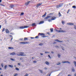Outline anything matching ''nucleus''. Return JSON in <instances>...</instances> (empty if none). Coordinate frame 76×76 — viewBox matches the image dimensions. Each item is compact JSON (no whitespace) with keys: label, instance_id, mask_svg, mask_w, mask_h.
I'll use <instances>...</instances> for the list:
<instances>
[{"label":"nucleus","instance_id":"obj_32","mask_svg":"<svg viewBox=\"0 0 76 76\" xmlns=\"http://www.w3.org/2000/svg\"><path fill=\"white\" fill-rule=\"evenodd\" d=\"M55 41H57V42H59V41H60L58 39H56L55 40Z\"/></svg>","mask_w":76,"mask_h":76},{"label":"nucleus","instance_id":"obj_63","mask_svg":"<svg viewBox=\"0 0 76 76\" xmlns=\"http://www.w3.org/2000/svg\"><path fill=\"white\" fill-rule=\"evenodd\" d=\"M68 76H71V75H69Z\"/></svg>","mask_w":76,"mask_h":76},{"label":"nucleus","instance_id":"obj_9","mask_svg":"<svg viewBox=\"0 0 76 76\" xmlns=\"http://www.w3.org/2000/svg\"><path fill=\"white\" fill-rule=\"evenodd\" d=\"M65 31H63V30H59V32H60V33H64V32H66Z\"/></svg>","mask_w":76,"mask_h":76},{"label":"nucleus","instance_id":"obj_45","mask_svg":"<svg viewBox=\"0 0 76 76\" xmlns=\"http://www.w3.org/2000/svg\"><path fill=\"white\" fill-rule=\"evenodd\" d=\"M1 66H2V67H3V64H1Z\"/></svg>","mask_w":76,"mask_h":76},{"label":"nucleus","instance_id":"obj_31","mask_svg":"<svg viewBox=\"0 0 76 76\" xmlns=\"http://www.w3.org/2000/svg\"><path fill=\"white\" fill-rule=\"evenodd\" d=\"M58 58H60V57H61V55L58 54Z\"/></svg>","mask_w":76,"mask_h":76},{"label":"nucleus","instance_id":"obj_13","mask_svg":"<svg viewBox=\"0 0 76 76\" xmlns=\"http://www.w3.org/2000/svg\"><path fill=\"white\" fill-rule=\"evenodd\" d=\"M46 15H47V12H46L45 14L44 15H43L42 17V18H45V16H46Z\"/></svg>","mask_w":76,"mask_h":76},{"label":"nucleus","instance_id":"obj_28","mask_svg":"<svg viewBox=\"0 0 76 76\" xmlns=\"http://www.w3.org/2000/svg\"><path fill=\"white\" fill-rule=\"evenodd\" d=\"M10 60H12V61H15V59H13L12 58H11L10 59Z\"/></svg>","mask_w":76,"mask_h":76},{"label":"nucleus","instance_id":"obj_6","mask_svg":"<svg viewBox=\"0 0 76 76\" xmlns=\"http://www.w3.org/2000/svg\"><path fill=\"white\" fill-rule=\"evenodd\" d=\"M20 44H28V42H20Z\"/></svg>","mask_w":76,"mask_h":76},{"label":"nucleus","instance_id":"obj_15","mask_svg":"<svg viewBox=\"0 0 76 76\" xmlns=\"http://www.w3.org/2000/svg\"><path fill=\"white\" fill-rule=\"evenodd\" d=\"M6 33H7V34L8 33H9V30L7 29H6L5 30Z\"/></svg>","mask_w":76,"mask_h":76},{"label":"nucleus","instance_id":"obj_56","mask_svg":"<svg viewBox=\"0 0 76 76\" xmlns=\"http://www.w3.org/2000/svg\"><path fill=\"white\" fill-rule=\"evenodd\" d=\"M40 55H41V56H43V54H42L41 53H40Z\"/></svg>","mask_w":76,"mask_h":76},{"label":"nucleus","instance_id":"obj_53","mask_svg":"<svg viewBox=\"0 0 76 76\" xmlns=\"http://www.w3.org/2000/svg\"><path fill=\"white\" fill-rule=\"evenodd\" d=\"M44 69H45V70H46V69H47V67H45L44 68Z\"/></svg>","mask_w":76,"mask_h":76},{"label":"nucleus","instance_id":"obj_50","mask_svg":"<svg viewBox=\"0 0 76 76\" xmlns=\"http://www.w3.org/2000/svg\"><path fill=\"white\" fill-rule=\"evenodd\" d=\"M56 42H53V44H56Z\"/></svg>","mask_w":76,"mask_h":76},{"label":"nucleus","instance_id":"obj_20","mask_svg":"<svg viewBox=\"0 0 76 76\" xmlns=\"http://www.w3.org/2000/svg\"><path fill=\"white\" fill-rule=\"evenodd\" d=\"M50 18V16H47L45 18V19H48V18Z\"/></svg>","mask_w":76,"mask_h":76},{"label":"nucleus","instance_id":"obj_58","mask_svg":"<svg viewBox=\"0 0 76 76\" xmlns=\"http://www.w3.org/2000/svg\"><path fill=\"white\" fill-rule=\"evenodd\" d=\"M10 34H12V35H14V33H10Z\"/></svg>","mask_w":76,"mask_h":76},{"label":"nucleus","instance_id":"obj_39","mask_svg":"<svg viewBox=\"0 0 76 76\" xmlns=\"http://www.w3.org/2000/svg\"><path fill=\"white\" fill-rule=\"evenodd\" d=\"M5 31V28H3L2 29V32H4Z\"/></svg>","mask_w":76,"mask_h":76},{"label":"nucleus","instance_id":"obj_22","mask_svg":"<svg viewBox=\"0 0 76 76\" xmlns=\"http://www.w3.org/2000/svg\"><path fill=\"white\" fill-rule=\"evenodd\" d=\"M44 21H40V22L39 23V25L40 24H42L43 23H44Z\"/></svg>","mask_w":76,"mask_h":76},{"label":"nucleus","instance_id":"obj_8","mask_svg":"<svg viewBox=\"0 0 76 76\" xmlns=\"http://www.w3.org/2000/svg\"><path fill=\"white\" fill-rule=\"evenodd\" d=\"M30 2H31V1H27V2L25 4L26 5V6H28V5L29 4V3H30Z\"/></svg>","mask_w":76,"mask_h":76},{"label":"nucleus","instance_id":"obj_1","mask_svg":"<svg viewBox=\"0 0 76 76\" xmlns=\"http://www.w3.org/2000/svg\"><path fill=\"white\" fill-rule=\"evenodd\" d=\"M23 54H24V53L20 52L19 53L16 54L18 56H26V55Z\"/></svg>","mask_w":76,"mask_h":76},{"label":"nucleus","instance_id":"obj_12","mask_svg":"<svg viewBox=\"0 0 76 76\" xmlns=\"http://www.w3.org/2000/svg\"><path fill=\"white\" fill-rule=\"evenodd\" d=\"M67 24L68 25H74V24L73 23H68Z\"/></svg>","mask_w":76,"mask_h":76},{"label":"nucleus","instance_id":"obj_2","mask_svg":"<svg viewBox=\"0 0 76 76\" xmlns=\"http://www.w3.org/2000/svg\"><path fill=\"white\" fill-rule=\"evenodd\" d=\"M63 3H61L60 4H59L58 5H57L56 6V8H58L59 7H62L63 6Z\"/></svg>","mask_w":76,"mask_h":76},{"label":"nucleus","instance_id":"obj_33","mask_svg":"<svg viewBox=\"0 0 76 76\" xmlns=\"http://www.w3.org/2000/svg\"><path fill=\"white\" fill-rule=\"evenodd\" d=\"M7 67V65L5 66H4V69H6V68Z\"/></svg>","mask_w":76,"mask_h":76},{"label":"nucleus","instance_id":"obj_46","mask_svg":"<svg viewBox=\"0 0 76 76\" xmlns=\"http://www.w3.org/2000/svg\"><path fill=\"white\" fill-rule=\"evenodd\" d=\"M56 32H59V30H56Z\"/></svg>","mask_w":76,"mask_h":76},{"label":"nucleus","instance_id":"obj_27","mask_svg":"<svg viewBox=\"0 0 76 76\" xmlns=\"http://www.w3.org/2000/svg\"><path fill=\"white\" fill-rule=\"evenodd\" d=\"M59 16L60 17V16H61V13H60V12H59L58 13Z\"/></svg>","mask_w":76,"mask_h":76},{"label":"nucleus","instance_id":"obj_55","mask_svg":"<svg viewBox=\"0 0 76 76\" xmlns=\"http://www.w3.org/2000/svg\"><path fill=\"white\" fill-rule=\"evenodd\" d=\"M31 39H34L35 38V37H30Z\"/></svg>","mask_w":76,"mask_h":76},{"label":"nucleus","instance_id":"obj_60","mask_svg":"<svg viewBox=\"0 0 76 76\" xmlns=\"http://www.w3.org/2000/svg\"><path fill=\"white\" fill-rule=\"evenodd\" d=\"M56 48H57L58 47V46H56Z\"/></svg>","mask_w":76,"mask_h":76},{"label":"nucleus","instance_id":"obj_3","mask_svg":"<svg viewBox=\"0 0 76 76\" xmlns=\"http://www.w3.org/2000/svg\"><path fill=\"white\" fill-rule=\"evenodd\" d=\"M29 26H22L20 27L19 29H25V28H28Z\"/></svg>","mask_w":76,"mask_h":76},{"label":"nucleus","instance_id":"obj_62","mask_svg":"<svg viewBox=\"0 0 76 76\" xmlns=\"http://www.w3.org/2000/svg\"><path fill=\"white\" fill-rule=\"evenodd\" d=\"M12 39H13V37H12V38H11V41H12Z\"/></svg>","mask_w":76,"mask_h":76},{"label":"nucleus","instance_id":"obj_26","mask_svg":"<svg viewBox=\"0 0 76 76\" xmlns=\"http://www.w3.org/2000/svg\"><path fill=\"white\" fill-rule=\"evenodd\" d=\"M39 45H40V46H42L43 45V43H40L39 44Z\"/></svg>","mask_w":76,"mask_h":76},{"label":"nucleus","instance_id":"obj_34","mask_svg":"<svg viewBox=\"0 0 76 76\" xmlns=\"http://www.w3.org/2000/svg\"><path fill=\"white\" fill-rule=\"evenodd\" d=\"M35 23H33L32 25V26H35Z\"/></svg>","mask_w":76,"mask_h":76},{"label":"nucleus","instance_id":"obj_40","mask_svg":"<svg viewBox=\"0 0 76 76\" xmlns=\"http://www.w3.org/2000/svg\"><path fill=\"white\" fill-rule=\"evenodd\" d=\"M38 38H39V37L38 36H37L35 37V38H36V39H38Z\"/></svg>","mask_w":76,"mask_h":76},{"label":"nucleus","instance_id":"obj_14","mask_svg":"<svg viewBox=\"0 0 76 76\" xmlns=\"http://www.w3.org/2000/svg\"><path fill=\"white\" fill-rule=\"evenodd\" d=\"M72 72H75V68H74V67H73L72 68Z\"/></svg>","mask_w":76,"mask_h":76},{"label":"nucleus","instance_id":"obj_24","mask_svg":"<svg viewBox=\"0 0 76 76\" xmlns=\"http://www.w3.org/2000/svg\"><path fill=\"white\" fill-rule=\"evenodd\" d=\"M74 64L75 67H76V61H74Z\"/></svg>","mask_w":76,"mask_h":76},{"label":"nucleus","instance_id":"obj_64","mask_svg":"<svg viewBox=\"0 0 76 76\" xmlns=\"http://www.w3.org/2000/svg\"><path fill=\"white\" fill-rule=\"evenodd\" d=\"M74 76H76V74H74Z\"/></svg>","mask_w":76,"mask_h":76},{"label":"nucleus","instance_id":"obj_17","mask_svg":"<svg viewBox=\"0 0 76 76\" xmlns=\"http://www.w3.org/2000/svg\"><path fill=\"white\" fill-rule=\"evenodd\" d=\"M10 7L11 9H12L14 7V5H11L10 6Z\"/></svg>","mask_w":76,"mask_h":76},{"label":"nucleus","instance_id":"obj_54","mask_svg":"<svg viewBox=\"0 0 76 76\" xmlns=\"http://www.w3.org/2000/svg\"><path fill=\"white\" fill-rule=\"evenodd\" d=\"M0 4V5H1V6H4V5H3V4Z\"/></svg>","mask_w":76,"mask_h":76},{"label":"nucleus","instance_id":"obj_48","mask_svg":"<svg viewBox=\"0 0 76 76\" xmlns=\"http://www.w3.org/2000/svg\"><path fill=\"white\" fill-rule=\"evenodd\" d=\"M28 76V74H26L24 76Z\"/></svg>","mask_w":76,"mask_h":76},{"label":"nucleus","instance_id":"obj_49","mask_svg":"<svg viewBox=\"0 0 76 76\" xmlns=\"http://www.w3.org/2000/svg\"><path fill=\"white\" fill-rule=\"evenodd\" d=\"M59 42H63V41L59 40Z\"/></svg>","mask_w":76,"mask_h":76},{"label":"nucleus","instance_id":"obj_47","mask_svg":"<svg viewBox=\"0 0 76 76\" xmlns=\"http://www.w3.org/2000/svg\"><path fill=\"white\" fill-rule=\"evenodd\" d=\"M34 63H37V61H33Z\"/></svg>","mask_w":76,"mask_h":76},{"label":"nucleus","instance_id":"obj_35","mask_svg":"<svg viewBox=\"0 0 76 76\" xmlns=\"http://www.w3.org/2000/svg\"><path fill=\"white\" fill-rule=\"evenodd\" d=\"M53 13H50V14H49L48 15V16H50V15H53Z\"/></svg>","mask_w":76,"mask_h":76},{"label":"nucleus","instance_id":"obj_61","mask_svg":"<svg viewBox=\"0 0 76 76\" xmlns=\"http://www.w3.org/2000/svg\"><path fill=\"white\" fill-rule=\"evenodd\" d=\"M18 65H20V64L19 63H18Z\"/></svg>","mask_w":76,"mask_h":76},{"label":"nucleus","instance_id":"obj_5","mask_svg":"<svg viewBox=\"0 0 76 76\" xmlns=\"http://www.w3.org/2000/svg\"><path fill=\"white\" fill-rule=\"evenodd\" d=\"M42 3H39L38 4H37L36 5V7H39V6L42 5Z\"/></svg>","mask_w":76,"mask_h":76},{"label":"nucleus","instance_id":"obj_7","mask_svg":"<svg viewBox=\"0 0 76 76\" xmlns=\"http://www.w3.org/2000/svg\"><path fill=\"white\" fill-rule=\"evenodd\" d=\"M10 55H11V56H15V55H16V53H15V52H13L11 53Z\"/></svg>","mask_w":76,"mask_h":76},{"label":"nucleus","instance_id":"obj_43","mask_svg":"<svg viewBox=\"0 0 76 76\" xmlns=\"http://www.w3.org/2000/svg\"><path fill=\"white\" fill-rule=\"evenodd\" d=\"M18 74H15L14 75V76H18Z\"/></svg>","mask_w":76,"mask_h":76},{"label":"nucleus","instance_id":"obj_42","mask_svg":"<svg viewBox=\"0 0 76 76\" xmlns=\"http://www.w3.org/2000/svg\"><path fill=\"white\" fill-rule=\"evenodd\" d=\"M45 53H46V54H47V53H50L49 52H45Z\"/></svg>","mask_w":76,"mask_h":76},{"label":"nucleus","instance_id":"obj_10","mask_svg":"<svg viewBox=\"0 0 76 76\" xmlns=\"http://www.w3.org/2000/svg\"><path fill=\"white\" fill-rule=\"evenodd\" d=\"M62 63H69V64H70V62L68 61H62Z\"/></svg>","mask_w":76,"mask_h":76},{"label":"nucleus","instance_id":"obj_30","mask_svg":"<svg viewBox=\"0 0 76 76\" xmlns=\"http://www.w3.org/2000/svg\"><path fill=\"white\" fill-rule=\"evenodd\" d=\"M26 40H28V38H27L26 37H25L24 38V40L26 41Z\"/></svg>","mask_w":76,"mask_h":76},{"label":"nucleus","instance_id":"obj_44","mask_svg":"<svg viewBox=\"0 0 76 76\" xmlns=\"http://www.w3.org/2000/svg\"><path fill=\"white\" fill-rule=\"evenodd\" d=\"M62 23L63 25H64V22L63 21H62Z\"/></svg>","mask_w":76,"mask_h":76},{"label":"nucleus","instance_id":"obj_57","mask_svg":"<svg viewBox=\"0 0 76 76\" xmlns=\"http://www.w3.org/2000/svg\"><path fill=\"white\" fill-rule=\"evenodd\" d=\"M74 28L76 29V26H74Z\"/></svg>","mask_w":76,"mask_h":76},{"label":"nucleus","instance_id":"obj_59","mask_svg":"<svg viewBox=\"0 0 76 76\" xmlns=\"http://www.w3.org/2000/svg\"><path fill=\"white\" fill-rule=\"evenodd\" d=\"M47 34H48V35H50V33L49 32H48L47 33Z\"/></svg>","mask_w":76,"mask_h":76},{"label":"nucleus","instance_id":"obj_19","mask_svg":"<svg viewBox=\"0 0 76 76\" xmlns=\"http://www.w3.org/2000/svg\"><path fill=\"white\" fill-rule=\"evenodd\" d=\"M39 71L40 73H43V71H42V70L40 69H39Z\"/></svg>","mask_w":76,"mask_h":76},{"label":"nucleus","instance_id":"obj_23","mask_svg":"<svg viewBox=\"0 0 76 76\" xmlns=\"http://www.w3.org/2000/svg\"><path fill=\"white\" fill-rule=\"evenodd\" d=\"M8 49H9L10 50H13V48L11 47H9Z\"/></svg>","mask_w":76,"mask_h":76},{"label":"nucleus","instance_id":"obj_25","mask_svg":"<svg viewBox=\"0 0 76 76\" xmlns=\"http://www.w3.org/2000/svg\"><path fill=\"white\" fill-rule=\"evenodd\" d=\"M50 32H53V28H51L50 29Z\"/></svg>","mask_w":76,"mask_h":76},{"label":"nucleus","instance_id":"obj_38","mask_svg":"<svg viewBox=\"0 0 76 76\" xmlns=\"http://www.w3.org/2000/svg\"><path fill=\"white\" fill-rule=\"evenodd\" d=\"M24 15V13L22 12L21 13V15H20V16H22V15Z\"/></svg>","mask_w":76,"mask_h":76},{"label":"nucleus","instance_id":"obj_29","mask_svg":"<svg viewBox=\"0 0 76 76\" xmlns=\"http://www.w3.org/2000/svg\"><path fill=\"white\" fill-rule=\"evenodd\" d=\"M61 64V63L60 62H58L56 64V65H58Z\"/></svg>","mask_w":76,"mask_h":76},{"label":"nucleus","instance_id":"obj_16","mask_svg":"<svg viewBox=\"0 0 76 76\" xmlns=\"http://www.w3.org/2000/svg\"><path fill=\"white\" fill-rule=\"evenodd\" d=\"M8 66L9 67H11V68H13V66L11 65H8Z\"/></svg>","mask_w":76,"mask_h":76},{"label":"nucleus","instance_id":"obj_4","mask_svg":"<svg viewBox=\"0 0 76 76\" xmlns=\"http://www.w3.org/2000/svg\"><path fill=\"white\" fill-rule=\"evenodd\" d=\"M39 34L40 35H43V36L42 37V38H44L45 37H48V36H46L44 35L45 34H44V33H39Z\"/></svg>","mask_w":76,"mask_h":76},{"label":"nucleus","instance_id":"obj_37","mask_svg":"<svg viewBox=\"0 0 76 76\" xmlns=\"http://www.w3.org/2000/svg\"><path fill=\"white\" fill-rule=\"evenodd\" d=\"M15 70H18V71H19V69L18 68H15Z\"/></svg>","mask_w":76,"mask_h":76},{"label":"nucleus","instance_id":"obj_51","mask_svg":"<svg viewBox=\"0 0 76 76\" xmlns=\"http://www.w3.org/2000/svg\"><path fill=\"white\" fill-rule=\"evenodd\" d=\"M48 57H49L50 58H51L50 55H48Z\"/></svg>","mask_w":76,"mask_h":76},{"label":"nucleus","instance_id":"obj_18","mask_svg":"<svg viewBox=\"0 0 76 76\" xmlns=\"http://www.w3.org/2000/svg\"><path fill=\"white\" fill-rule=\"evenodd\" d=\"M45 64H47V65H49V62H48V61H46L45 62Z\"/></svg>","mask_w":76,"mask_h":76},{"label":"nucleus","instance_id":"obj_21","mask_svg":"<svg viewBox=\"0 0 76 76\" xmlns=\"http://www.w3.org/2000/svg\"><path fill=\"white\" fill-rule=\"evenodd\" d=\"M62 75H63V74H62V73H59V74L57 76H62Z\"/></svg>","mask_w":76,"mask_h":76},{"label":"nucleus","instance_id":"obj_52","mask_svg":"<svg viewBox=\"0 0 76 76\" xmlns=\"http://www.w3.org/2000/svg\"><path fill=\"white\" fill-rule=\"evenodd\" d=\"M20 40L21 41H22L23 40V38L20 39Z\"/></svg>","mask_w":76,"mask_h":76},{"label":"nucleus","instance_id":"obj_11","mask_svg":"<svg viewBox=\"0 0 76 76\" xmlns=\"http://www.w3.org/2000/svg\"><path fill=\"white\" fill-rule=\"evenodd\" d=\"M56 19V17H52L51 18V20H55Z\"/></svg>","mask_w":76,"mask_h":76},{"label":"nucleus","instance_id":"obj_41","mask_svg":"<svg viewBox=\"0 0 76 76\" xmlns=\"http://www.w3.org/2000/svg\"><path fill=\"white\" fill-rule=\"evenodd\" d=\"M48 76H51V73H49L48 74Z\"/></svg>","mask_w":76,"mask_h":76},{"label":"nucleus","instance_id":"obj_36","mask_svg":"<svg viewBox=\"0 0 76 76\" xmlns=\"http://www.w3.org/2000/svg\"><path fill=\"white\" fill-rule=\"evenodd\" d=\"M76 6H72V8H73L74 9H76Z\"/></svg>","mask_w":76,"mask_h":76}]
</instances>
